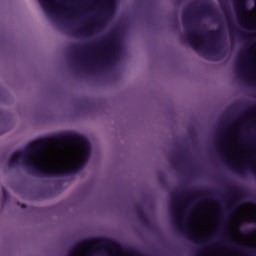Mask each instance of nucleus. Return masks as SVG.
Segmentation results:
<instances>
[{"label": "nucleus", "mask_w": 256, "mask_h": 256, "mask_svg": "<svg viewBox=\"0 0 256 256\" xmlns=\"http://www.w3.org/2000/svg\"><path fill=\"white\" fill-rule=\"evenodd\" d=\"M54 141L59 142H72L80 146V159L77 164L72 167H63L60 170L57 169H46L39 164V157H41V152L45 149L44 143L31 144L26 147L24 151H17L16 155H12L9 158L8 165L10 167H17L21 163L31 175H36L37 177H70V175H75L79 171L83 170V167L89 163L91 159V144L85 136L73 132H67L62 134H57L53 137Z\"/></svg>", "instance_id": "obj_1"}, {"label": "nucleus", "mask_w": 256, "mask_h": 256, "mask_svg": "<svg viewBox=\"0 0 256 256\" xmlns=\"http://www.w3.org/2000/svg\"><path fill=\"white\" fill-rule=\"evenodd\" d=\"M94 49L103 50L104 64L110 63L113 61L115 56V51H117V35L115 32L108 35L102 42H100Z\"/></svg>", "instance_id": "obj_2"}, {"label": "nucleus", "mask_w": 256, "mask_h": 256, "mask_svg": "<svg viewBox=\"0 0 256 256\" xmlns=\"http://www.w3.org/2000/svg\"><path fill=\"white\" fill-rule=\"evenodd\" d=\"M186 40L188 41V43H190L191 47H193L195 51L205 50V45L203 44V35L201 34V32L196 30H187Z\"/></svg>", "instance_id": "obj_3"}, {"label": "nucleus", "mask_w": 256, "mask_h": 256, "mask_svg": "<svg viewBox=\"0 0 256 256\" xmlns=\"http://www.w3.org/2000/svg\"><path fill=\"white\" fill-rule=\"evenodd\" d=\"M177 195L183 199H193L194 201H209L213 195V192H203L201 190H197L195 192H184Z\"/></svg>", "instance_id": "obj_4"}, {"label": "nucleus", "mask_w": 256, "mask_h": 256, "mask_svg": "<svg viewBox=\"0 0 256 256\" xmlns=\"http://www.w3.org/2000/svg\"><path fill=\"white\" fill-rule=\"evenodd\" d=\"M221 35H223V32L221 30H211L205 34V37L211 40L210 49H212V51H217V46L215 45V43L218 42L219 39H221Z\"/></svg>", "instance_id": "obj_5"}, {"label": "nucleus", "mask_w": 256, "mask_h": 256, "mask_svg": "<svg viewBox=\"0 0 256 256\" xmlns=\"http://www.w3.org/2000/svg\"><path fill=\"white\" fill-rule=\"evenodd\" d=\"M235 6L238 19H247V13H245L247 0H235Z\"/></svg>", "instance_id": "obj_6"}, {"label": "nucleus", "mask_w": 256, "mask_h": 256, "mask_svg": "<svg viewBox=\"0 0 256 256\" xmlns=\"http://www.w3.org/2000/svg\"><path fill=\"white\" fill-rule=\"evenodd\" d=\"M135 212L142 225H144L145 227H149V218H147V214H145V210H143V207L136 206Z\"/></svg>", "instance_id": "obj_7"}, {"label": "nucleus", "mask_w": 256, "mask_h": 256, "mask_svg": "<svg viewBox=\"0 0 256 256\" xmlns=\"http://www.w3.org/2000/svg\"><path fill=\"white\" fill-rule=\"evenodd\" d=\"M200 13L201 15H215V9L211 4H201L200 6Z\"/></svg>", "instance_id": "obj_8"}, {"label": "nucleus", "mask_w": 256, "mask_h": 256, "mask_svg": "<svg viewBox=\"0 0 256 256\" xmlns=\"http://www.w3.org/2000/svg\"><path fill=\"white\" fill-rule=\"evenodd\" d=\"M88 245H89V240H84V241L78 243L76 246H74L72 248V251L68 256L77 255V253H79V251H81L82 249H84V247H87Z\"/></svg>", "instance_id": "obj_9"}, {"label": "nucleus", "mask_w": 256, "mask_h": 256, "mask_svg": "<svg viewBox=\"0 0 256 256\" xmlns=\"http://www.w3.org/2000/svg\"><path fill=\"white\" fill-rule=\"evenodd\" d=\"M225 15H226V21L228 23V29L230 31V35H235V32L239 33V30L237 29V27L233 25V21L229 17V13L226 12Z\"/></svg>", "instance_id": "obj_10"}, {"label": "nucleus", "mask_w": 256, "mask_h": 256, "mask_svg": "<svg viewBox=\"0 0 256 256\" xmlns=\"http://www.w3.org/2000/svg\"><path fill=\"white\" fill-rule=\"evenodd\" d=\"M193 19V14L186 12L182 15V23L184 27H187V25H191V21Z\"/></svg>", "instance_id": "obj_11"}, {"label": "nucleus", "mask_w": 256, "mask_h": 256, "mask_svg": "<svg viewBox=\"0 0 256 256\" xmlns=\"http://www.w3.org/2000/svg\"><path fill=\"white\" fill-rule=\"evenodd\" d=\"M114 9H115V4H113V1L108 0L106 2V11H107L106 17H109V15H111V13H113Z\"/></svg>", "instance_id": "obj_12"}, {"label": "nucleus", "mask_w": 256, "mask_h": 256, "mask_svg": "<svg viewBox=\"0 0 256 256\" xmlns=\"http://www.w3.org/2000/svg\"><path fill=\"white\" fill-rule=\"evenodd\" d=\"M39 3L44 11H52L51 2H49V0H39Z\"/></svg>", "instance_id": "obj_13"}, {"label": "nucleus", "mask_w": 256, "mask_h": 256, "mask_svg": "<svg viewBox=\"0 0 256 256\" xmlns=\"http://www.w3.org/2000/svg\"><path fill=\"white\" fill-rule=\"evenodd\" d=\"M234 171L238 173V175H245V173H247V167L236 166L234 167Z\"/></svg>", "instance_id": "obj_14"}, {"label": "nucleus", "mask_w": 256, "mask_h": 256, "mask_svg": "<svg viewBox=\"0 0 256 256\" xmlns=\"http://www.w3.org/2000/svg\"><path fill=\"white\" fill-rule=\"evenodd\" d=\"M229 191H230V193H232L234 195H243V192L237 186L230 187Z\"/></svg>", "instance_id": "obj_15"}, {"label": "nucleus", "mask_w": 256, "mask_h": 256, "mask_svg": "<svg viewBox=\"0 0 256 256\" xmlns=\"http://www.w3.org/2000/svg\"><path fill=\"white\" fill-rule=\"evenodd\" d=\"M187 235L189 236L191 241H199V239H201V236H199L197 234H193L191 232H187Z\"/></svg>", "instance_id": "obj_16"}, {"label": "nucleus", "mask_w": 256, "mask_h": 256, "mask_svg": "<svg viewBox=\"0 0 256 256\" xmlns=\"http://www.w3.org/2000/svg\"><path fill=\"white\" fill-rule=\"evenodd\" d=\"M171 165L174 167V169H179L181 167V162L172 160Z\"/></svg>", "instance_id": "obj_17"}, {"label": "nucleus", "mask_w": 256, "mask_h": 256, "mask_svg": "<svg viewBox=\"0 0 256 256\" xmlns=\"http://www.w3.org/2000/svg\"><path fill=\"white\" fill-rule=\"evenodd\" d=\"M239 207V201L235 202L230 208L229 211H234V209H237Z\"/></svg>", "instance_id": "obj_18"}, {"label": "nucleus", "mask_w": 256, "mask_h": 256, "mask_svg": "<svg viewBox=\"0 0 256 256\" xmlns=\"http://www.w3.org/2000/svg\"><path fill=\"white\" fill-rule=\"evenodd\" d=\"M77 33H91V30L89 28H85V29H81V30H78Z\"/></svg>", "instance_id": "obj_19"}, {"label": "nucleus", "mask_w": 256, "mask_h": 256, "mask_svg": "<svg viewBox=\"0 0 256 256\" xmlns=\"http://www.w3.org/2000/svg\"><path fill=\"white\" fill-rule=\"evenodd\" d=\"M103 24V21L98 20L94 23V27H101V25Z\"/></svg>", "instance_id": "obj_20"}, {"label": "nucleus", "mask_w": 256, "mask_h": 256, "mask_svg": "<svg viewBox=\"0 0 256 256\" xmlns=\"http://www.w3.org/2000/svg\"><path fill=\"white\" fill-rule=\"evenodd\" d=\"M249 56V52L248 51H245L244 52V57H248Z\"/></svg>", "instance_id": "obj_21"}, {"label": "nucleus", "mask_w": 256, "mask_h": 256, "mask_svg": "<svg viewBox=\"0 0 256 256\" xmlns=\"http://www.w3.org/2000/svg\"><path fill=\"white\" fill-rule=\"evenodd\" d=\"M172 211L175 213V215H177V209L173 208Z\"/></svg>", "instance_id": "obj_22"}, {"label": "nucleus", "mask_w": 256, "mask_h": 256, "mask_svg": "<svg viewBox=\"0 0 256 256\" xmlns=\"http://www.w3.org/2000/svg\"><path fill=\"white\" fill-rule=\"evenodd\" d=\"M81 65H85V62L83 60H80Z\"/></svg>", "instance_id": "obj_23"}, {"label": "nucleus", "mask_w": 256, "mask_h": 256, "mask_svg": "<svg viewBox=\"0 0 256 256\" xmlns=\"http://www.w3.org/2000/svg\"><path fill=\"white\" fill-rule=\"evenodd\" d=\"M21 207H22V209H25V205L22 204Z\"/></svg>", "instance_id": "obj_24"}, {"label": "nucleus", "mask_w": 256, "mask_h": 256, "mask_svg": "<svg viewBox=\"0 0 256 256\" xmlns=\"http://www.w3.org/2000/svg\"><path fill=\"white\" fill-rule=\"evenodd\" d=\"M221 141H223V136H220Z\"/></svg>", "instance_id": "obj_25"}, {"label": "nucleus", "mask_w": 256, "mask_h": 256, "mask_svg": "<svg viewBox=\"0 0 256 256\" xmlns=\"http://www.w3.org/2000/svg\"><path fill=\"white\" fill-rule=\"evenodd\" d=\"M205 243H211V242H205ZM205 243H202L201 245H205Z\"/></svg>", "instance_id": "obj_26"}, {"label": "nucleus", "mask_w": 256, "mask_h": 256, "mask_svg": "<svg viewBox=\"0 0 256 256\" xmlns=\"http://www.w3.org/2000/svg\"><path fill=\"white\" fill-rule=\"evenodd\" d=\"M160 181H163V178H162V177H160Z\"/></svg>", "instance_id": "obj_27"}, {"label": "nucleus", "mask_w": 256, "mask_h": 256, "mask_svg": "<svg viewBox=\"0 0 256 256\" xmlns=\"http://www.w3.org/2000/svg\"><path fill=\"white\" fill-rule=\"evenodd\" d=\"M242 37H245V34H242Z\"/></svg>", "instance_id": "obj_28"}, {"label": "nucleus", "mask_w": 256, "mask_h": 256, "mask_svg": "<svg viewBox=\"0 0 256 256\" xmlns=\"http://www.w3.org/2000/svg\"><path fill=\"white\" fill-rule=\"evenodd\" d=\"M242 139V141H245V139L244 138H241Z\"/></svg>", "instance_id": "obj_29"}, {"label": "nucleus", "mask_w": 256, "mask_h": 256, "mask_svg": "<svg viewBox=\"0 0 256 256\" xmlns=\"http://www.w3.org/2000/svg\"><path fill=\"white\" fill-rule=\"evenodd\" d=\"M107 256H110L109 254Z\"/></svg>", "instance_id": "obj_30"}]
</instances>
